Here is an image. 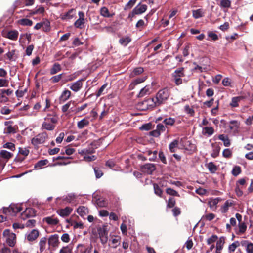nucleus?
Here are the masks:
<instances>
[{
  "mask_svg": "<svg viewBox=\"0 0 253 253\" xmlns=\"http://www.w3.org/2000/svg\"><path fill=\"white\" fill-rule=\"evenodd\" d=\"M150 90L151 87L149 85H146L140 90L139 93L137 95L138 97H142L146 95L150 94Z\"/></svg>",
  "mask_w": 253,
  "mask_h": 253,
  "instance_id": "obj_23",
  "label": "nucleus"
},
{
  "mask_svg": "<svg viewBox=\"0 0 253 253\" xmlns=\"http://www.w3.org/2000/svg\"><path fill=\"white\" fill-rule=\"evenodd\" d=\"M184 75V74L183 68H181L175 70L172 74V77L173 78L174 83L176 85H178L182 84V81L181 78L183 77Z\"/></svg>",
  "mask_w": 253,
  "mask_h": 253,
  "instance_id": "obj_5",
  "label": "nucleus"
},
{
  "mask_svg": "<svg viewBox=\"0 0 253 253\" xmlns=\"http://www.w3.org/2000/svg\"><path fill=\"white\" fill-rule=\"evenodd\" d=\"M79 18L75 22L74 25L77 28H82L85 23L84 14L82 11L78 13Z\"/></svg>",
  "mask_w": 253,
  "mask_h": 253,
  "instance_id": "obj_8",
  "label": "nucleus"
},
{
  "mask_svg": "<svg viewBox=\"0 0 253 253\" xmlns=\"http://www.w3.org/2000/svg\"><path fill=\"white\" fill-rule=\"evenodd\" d=\"M48 138V134L46 132H42L36 135L32 138V143L34 145H38L43 143Z\"/></svg>",
  "mask_w": 253,
  "mask_h": 253,
  "instance_id": "obj_4",
  "label": "nucleus"
},
{
  "mask_svg": "<svg viewBox=\"0 0 253 253\" xmlns=\"http://www.w3.org/2000/svg\"><path fill=\"white\" fill-rule=\"evenodd\" d=\"M71 92L68 90H64L59 97L60 103H63L67 100L70 97Z\"/></svg>",
  "mask_w": 253,
  "mask_h": 253,
  "instance_id": "obj_17",
  "label": "nucleus"
},
{
  "mask_svg": "<svg viewBox=\"0 0 253 253\" xmlns=\"http://www.w3.org/2000/svg\"><path fill=\"white\" fill-rule=\"evenodd\" d=\"M18 23L19 24L23 26H31L33 23L31 20L26 18L19 20Z\"/></svg>",
  "mask_w": 253,
  "mask_h": 253,
  "instance_id": "obj_44",
  "label": "nucleus"
},
{
  "mask_svg": "<svg viewBox=\"0 0 253 253\" xmlns=\"http://www.w3.org/2000/svg\"><path fill=\"white\" fill-rule=\"evenodd\" d=\"M101 15L104 17H109L111 15L109 14L108 9L105 7H102L100 10Z\"/></svg>",
  "mask_w": 253,
  "mask_h": 253,
  "instance_id": "obj_54",
  "label": "nucleus"
},
{
  "mask_svg": "<svg viewBox=\"0 0 253 253\" xmlns=\"http://www.w3.org/2000/svg\"><path fill=\"white\" fill-rule=\"evenodd\" d=\"M48 161L47 159L40 160L34 165V168L37 169H40L42 167L47 164Z\"/></svg>",
  "mask_w": 253,
  "mask_h": 253,
  "instance_id": "obj_34",
  "label": "nucleus"
},
{
  "mask_svg": "<svg viewBox=\"0 0 253 253\" xmlns=\"http://www.w3.org/2000/svg\"><path fill=\"white\" fill-rule=\"evenodd\" d=\"M110 242L113 245L112 247L113 248H116L117 246L120 244L121 237L119 236H115L110 240Z\"/></svg>",
  "mask_w": 253,
  "mask_h": 253,
  "instance_id": "obj_38",
  "label": "nucleus"
},
{
  "mask_svg": "<svg viewBox=\"0 0 253 253\" xmlns=\"http://www.w3.org/2000/svg\"><path fill=\"white\" fill-rule=\"evenodd\" d=\"M88 117H87L85 118H84L81 120L80 121L78 122L77 123V126L79 129H82L84 126H87L89 125V122L87 120V118Z\"/></svg>",
  "mask_w": 253,
  "mask_h": 253,
  "instance_id": "obj_31",
  "label": "nucleus"
},
{
  "mask_svg": "<svg viewBox=\"0 0 253 253\" xmlns=\"http://www.w3.org/2000/svg\"><path fill=\"white\" fill-rule=\"evenodd\" d=\"M63 74H60L56 76H54L51 78L52 83H56L58 82L62 78Z\"/></svg>",
  "mask_w": 253,
  "mask_h": 253,
  "instance_id": "obj_64",
  "label": "nucleus"
},
{
  "mask_svg": "<svg viewBox=\"0 0 253 253\" xmlns=\"http://www.w3.org/2000/svg\"><path fill=\"white\" fill-rule=\"evenodd\" d=\"M146 77H141V78H138L133 81L131 84L129 85V89H133L135 86L139 84H140L141 83H143L146 80Z\"/></svg>",
  "mask_w": 253,
  "mask_h": 253,
  "instance_id": "obj_26",
  "label": "nucleus"
},
{
  "mask_svg": "<svg viewBox=\"0 0 253 253\" xmlns=\"http://www.w3.org/2000/svg\"><path fill=\"white\" fill-rule=\"evenodd\" d=\"M137 0H130L125 5V9H129L131 8L135 4Z\"/></svg>",
  "mask_w": 253,
  "mask_h": 253,
  "instance_id": "obj_56",
  "label": "nucleus"
},
{
  "mask_svg": "<svg viewBox=\"0 0 253 253\" xmlns=\"http://www.w3.org/2000/svg\"><path fill=\"white\" fill-rule=\"evenodd\" d=\"M147 103V106H148V107L149 109H152L156 106H159V104H157V102L155 101V98H150L148 99H146Z\"/></svg>",
  "mask_w": 253,
  "mask_h": 253,
  "instance_id": "obj_29",
  "label": "nucleus"
},
{
  "mask_svg": "<svg viewBox=\"0 0 253 253\" xmlns=\"http://www.w3.org/2000/svg\"><path fill=\"white\" fill-rule=\"evenodd\" d=\"M147 8L146 5L139 4L134 8V12L137 13V15L141 14L146 11Z\"/></svg>",
  "mask_w": 253,
  "mask_h": 253,
  "instance_id": "obj_21",
  "label": "nucleus"
},
{
  "mask_svg": "<svg viewBox=\"0 0 253 253\" xmlns=\"http://www.w3.org/2000/svg\"><path fill=\"white\" fill-rule=\"evenodd\" d=\"M77 196L73 193L69 194L64 199L63 201L67 203H71L75 201Z\"/></svg>",
  "mask_w": 253,
  "mask_h": 253,
  "instance_id": "obj_33",
  "label": "nucleus"
},
{
  "mask_svg": "<svg viewBox=\"0 0 253 253\" xmlns=\"http://www.w3.org/2000/svg\"><path fill=\"white\" fill-rule=\"evenodd\" d=\"M239 232L240 233H244L247 229V226L244 222H240L239 223Z\"/></svg>",
  "mask_w": 253,
  "mask_h": 253,
  "instance_id": "obj_57",
  "label": "nucleus"
},
{
  "mask_svg": "<svg viewBox=\"0 0 253 253\" xmlns=\"http://www.w3.org/2000/svg\"><path fill=\"white\" fill-rule=\"evenodd\" d=\"M224 244V238L223 237L219 238L216 244L215 253H221Z\"/></svg>",
  "mask_w": 253,
  "mask_h": 253,
  "instance_id": "obj_22",
  "label": "nucleus"
},
{
  "mask_svg": "<svg viewBox=\"0 0 253 253\" xmlns=\"http://www.w3.org/2000/svg\"><path fill=\"white\" fill-rule=\"evenodd\" d=\"M93 153V151H89L87 149H84L79 152L82 155H84V159L87 162H91L95 160L96 157L94 155L88 156L89 153Z\"/></svg>",
  "mask_w": 253,
  "mask_h": 253,
  "instance_id": "obj_9",
  "label": "nucleus"
},
{
  "mask_svg": "<svg viewBox=\"0 0 253 253\" xmlns=\"http://www.w3.org/2000/svg\"><path fill=\"white\" fill-rule=\"evenodd\" d=\"M241 244L246 248L247 253H253V244L252 243L244 240L241 242Z\"/></svg>",
  "mask_w": 253,
  "mask_h": 253,
  "instance_id": "obj_19",
  "label": "nucleus"
},
{
  "mask_svg": "<svg viewBox=\"0 0 253 253\" xmlns=\"http://www.w3.org/2000/svg\"><path fill=\"white\" fill-rule=\"evenodd\" d=\"M240 246V243L238 241H236L230 245L228 247V250L230 252H233L235 249Z\"/></svg>",
  "mask_w": 253,
  "mask_h": 253,
  "instance_id": "obj_45",
  "label": "nucleus"
},
{
  "mask_svg": "<svg viewBox=\"0 0 253 253\" xmlns=\"http://www.w3.org/2000/svg\"><path fill=\"white\" fill-rule=\"evenodd\" d=\"M131 41V39L129 37L126 36L125 37H122L119 40V43L123 45L126 46Z\"/></svg>",
  "mask_w": 253,
  "mask_h": 253,
  "instance_id": "obj_42",
  "label": "nucleus"
},
{
  "mask_svg": "<svg viewBox=\"0 0 253 253\" xmlns=\"http://www.w3.org/2000/svg\"><path fill=\"white\" fill-rule=\"evenodd\" d=\"M178 143L179 142L177 140H174L170 143L169 145V149L171 152L173 153L175 152L176 149L178 147Z\"/></svg>",
  "mask_w": 253,
  "mask_h": 253,
  "instance_id": "obj_40",
  "label": "nucleus"
},
{
  "mask_svg": "<svg viewBox=\"0 0 253 253\" xmlns=\"http://www.w3.org/2000/svg\"><path fill=\"white\" fill-rule=\"evenodd\" d=\"M230 129L234 132H238L240 123L237 121L233 120L230 122Z\"/></svg>",
  "mask_w": 253,
  "mask_h": 253,
  "instance_id": "obj_25",
  "label": "nucleus"
},
{
  "mask_svg": "<svg viewBox=\"0 0 253 253\" xmlns=\"http://www.w3.org/2000/svg\"><path fill=\"white\" fill-rule=\"evenodd\" d=\"M144 71L143 68L142 67H137L135 68L133 72L130 73V77L132 78L135 77V76L138 75Z\"/></svg>",
  "mask_w": 253,
  "mask_h": 253,
  "instance_id": "obj_41",
  "label": "nucleus"
},
{
  "mask_svg": "<svg viewBox=\"0 0 253 253\" xmlns=\"http://www.w3.org/2000/svg\"><path fill=\"white\" fill-rule=\"evenodd\" d=\"M76 16V10L71 9L67 13L62 15V18L64 20H69L75 18Z\"/></svg>",
  "mask_w": 253,
  "mask_h": 253,
  "instance_id": "obj_20",
  "label": "nucleus"
},
{
  "mask_svg": "<svg viewBox=\"0 0 253 253\" xmlns=\"http://www.w3.org/2000/svg\"><path fill=\"white\" fill-rule=\"evenodd\" d=\"M192 15L194 18H195V19H198L204 16V12L201 9L193 10L192 11Z\"/></svg>",
  "mask_w": 253,
  "mask_h": 253,
  "instance_id": "obj_35",
  "label": "nucleus"
},
{
  "mask_svg": "<svg viewBox=\"0 0 253 253\" xmlns=\"http://www.w3.org/2000/svg\"><path fill=\"white\" fill-rule=\"evenodd\" d=\"M42 128L51 131L55 128V125L54 124L44 120V122L42 124Z\"/></svg>",
  "mask_w": 253,
  "mask_h": 253,
  "instance_id": "obj_28",
  "label": "nucleus"
},
{
  "mask_svg": "<svg viewBox=\"0 0 253 253\" xmlns=\"http://www.w3.org/2000/svg\"><path fill=\"white\" fill-rule=\"evenodd\" d=\"M77 213L82 217L86 215L88 213V209L84 206H81L77 209Z\"/></svg>",
  "mask_w": 253,
  "mask_h": 253,
  "instance_id": "obj_30",
  "label": "nucleus"
},
{
  "mask_svg": "<svg viewBox=\"0 0 253 253\" xmlns=\"http://www.w3.org/2000/svg\"><path fill=\"white\" fill-rule=\"evenodd\" d=\"M98 234L101 242L103 244H105L108 241V233L104 229H100L98 230Z\"/></svg>",
  "mask_w": 253,
  "mask_h": 253,
  "instance_id": "obj_14",
  "label": "nucleus"
},
{
  "mask_svg": "<svg viewBox=\"0 0 253 253\" xmlns=\"http://www.w3.org/2000/svg\"><path fill=\"white\" fill-rule=\"evenodd\" d=\"M141 171L148 174H151L156 169L154 164L147 163L141 167Z\"/></svg>",
  "mask_w": 253,
  "mask_h": 253,
  "instance_id": "obj_6",
  "label": "nucleus"
},
{
  "mask_svg": "<svg viewBox=\"0 0 253 253\" xmlns=\"http://www.w3.org/2000/svg\"><path fill=\"white\" fill-rule=\"evenodd\" d=\"M232 203L229 201H226L222 206V210L224 212H226L228 210L229 208L231 206Z\"/></svg>",
  "mask_w": 253,
  "mask_h": 253,
  "instance_id": "obj_59",
  "label": "nucleus"
},
{
  "mask_svg": "<svg viewBox=\"0 0 253 253\" xmlns=\"http://www.w3.org/2000/svg\"><path fill=\"white\" fill-rule=\"evenodd\" d=\"M94 171L97 178H100L103 175L102 171L98 168H94Z\"/></svg>",
  "mask_w": 253,
  "mask_h": 253,
  "instance_id": "obj_63",
  "label": "nucleus"
},
{
  "mask_svg": "<svg viewBox=\"0 0 253 253\" xmlns=\"http://www.w3.org/2000/svg\"><path fill=\"white\" fill-rule=\"evenodd\" d=\"M49 26L50 23L48 21L46 20L43 22H40L36 24L34 27V29L36 30H39L41 27H43V29H45L46 30H48Z\"/></svg>",
  "mask_w": 253,
  "mask_h": 253,
  "instance_id": "obj_24",
  "label": "nucleus"
},
{
  "mask_svg": "<svg viewBox=\"0 0 253 253\" xmlns=\"http://www.w3.org/2000/svg\"><path fill=\"white\" fill-rule=\"evenodd\" d=\"M241 97H233L232 99V101L230 103L231 106L233 107H236L238 106V102L241 100Z\"/></svg>",
  "mask_w": 253,
  "mask_h": 253,
  "instance_id": "obj_55",
  "label": "nucleus"
},
{
  "mask_svg": "<svg viewBox=\"0 0 253 253\" xmlns=\"http://www.w3.org/2000/svg\"><path fill=\"white\" fill-rule=\"evenodd\" d=\"M214 129L211 126H206L202 129V134L207 136H211L214 133Z\"/></svg>",
  "mask_w": 253,
  "mask_h": 253,
  "instance_id": "obj_27",
  "label": "nucleus"
},
{
  "mask_svg": "<svg viewBox=\"0 0 253 253\" xmlns=\"http://www.w3.org/2000/svg\"><path fill=\"white\" fill-rule=\"evenodd\" d=\"M241 172V169L239 166H235L232 169V173L235 176H237Z\"/></svg>",
  "mask_w": 253,
  "mask_h": 253,
  "instance_id": "obj_52",
  "label": "nucleus"
},
{
  "mask_svg": "<svg viewBox=\"0 0 253 253\" xmlns=\"http://www.w3.org/2000/svg\"><path fill=\"white\" fill-rule=\"evenodd\" d=\"M59 236L57 234L50 236L48 239V244L53 247H57L59 244Z\"/></svg>",
  "mask_w": 253,
  "mask_h": 253,
  "instance_id": "obj_12",
  "label": "nucleus"
},
{
  "mask_svg": "<svg viewBox=\"0 0 253 253\" xmlns=\"http://www.w3.org/2000/svg\"><path fill=\"white\" fill-rule=\"evenodd\" d=\"M220 5L222 7L229 8L231 6V1L230 0H221Z\"/></svg>",
  "mask_w": 253,
  "mask_h": 253,
  "instance_id": "obj_49",
  "label": "nucleus"
},
{
  "mask_svg": "<svg viewBox=\"0 0 253 253\" xmlns=\"http://www.w3.org/2000/svg\"><path fill=\"white\" fill-rule=\"evenodd\" d=\"M61 70L60 65L58 63H55L50 69V73L51 75H54L61 71Z\"/></svg>",
  "mask_w": 253,
  "mask_h": 253,
  "instance_id": "obj_37",
  "label": "nucleus"
},
{
  "mask_svg": "<svg viewBox=\"0 0 253 253\" xmlns=\"http://www.w3.org/2000/svg\"><path fill=\"white\" fill-rule=\"evenodd\" d=\"M166 193L170 195L179 196V194L175 190L170 188H168L166 189Z\"/></svg>",
  "mask_w": 253,
  "mask_h": 253,
  "instance_id": "obj_61",
  "label": "nucleus"
},
{
  "mask_svg": "<svg viewBox=\"0 0 253 253\" xmlns=\"http://www.w3.org/2000/svg\"><path fill=\"white\" fill-rule=\"evenodd\" d=\"M3 37L12 40H15L18 38V33H2Z\"/></svg>",
  "mask_w": 253,
  "mask_h": 253,
  "instance_id": "obj_32",
  "label": "nucleus"
},
{
  "mask_svg": "<svg viewBox=\"0 0 253 253\" xmlns=\"http://www.w3.org/2000/svg\"><path fill=\"white\" fill-rule=\"evenodd\" d=\"M62 241L65 243H68L70 240V236L68 233H64L61 237Z\"/></svg>",
  "mask_w": 253,
  "mask_h": 253,
  "instance_id": "obj_62",
  "label": "nucleus"
},
{
  "mask_svg": "<svg viewBox=\"0 0 253 253\" xmlns=\"http://www.w3.org/2000/svg\"><path fill=\"white\" fill-rule=\"evenodd\" d=\"M212 147H213V152L211 153V155L212 157L215 158L217 157L219 154L220 151V147L217 145H214V144H212Z\"/></svg>",
  "mask_w": 253,
  "mask_h": 253,
  "instance_id": "obj_50",
  "label": "nucleus"
},
{
  "mask_svg": "<svg viewBox=\"0 0 253 253\" xmlns=\"http://www.w3.org/2000/svg\"><path fill=\"white\" fill-rule=\"evenodd\" d=\"M58 119L56 113L53 112L52 113H48L45 117L44 120L52 124H55L57 122Z\"/></svg>",
  "mask_w": 253,
  "mask_h": 253,
  "instance_id": "obj_15",
  "label": "nucleus"
},
{
  "mask_svg": "<svg viewBox=\"0 0 253 253\" xmlns=\"http://www.w3.org/2000/svg\"><path fill=\"white\" fill-rule=\"evenodd\" d=\"M92 247L91 245L87 248L84 245L80 244L78 245L77 248L79 250V253H91Z\"/></svg>",
  "mask_w": 253,
  "mask_h": 253,
  "instance_id": "obj_16",
  "label": "nucleus"
},
{
  "mask_svg": "<svg viewBox=\"0 0 253 253\" xmlns=\"http://www.w3.org/2000/svg\"><path fill=\"white\" fill-rule=\"evenodd\" d=\"M175 122V119L171 117L166 118L163 121V122L166 125L169 126H172L174 124Z\"/></svg>",
  "mask_w": 253,
  "mask_h": 253,
  "instance_id": "obj_53",
  "label": "nucleus"
},
{
  "mask_svg": "<svg viewBox=\"0 0 253 253\" xmlns=\"http://www.w3.org/2000/svg\"><path fill=\"white\" fill-rule=\"evenodd\" d=\"M218 138L219 140L223 142L225 146L228 147L230 145V140L229 139L227 136L221 134L219 135Z\"/></svg>",
  "mask_w": 253,
  "mask_h": 253,
  "instance_id": "obj_36",
  "label": "nucleus"
},
{
  "mask_svg": "<svg viewBox=\"0 0 253 253\" xmlns=\"http://www.w3.org/2000/svg\"><path fill=\"white\" fill-rule=\"evenodd\" d=\"M138 107L142 110H146L147 109H150L147 106V103L146 100H144L142 102H140L137 105Z\"/></svg>",
  "mask_w": 253,
  "mask_h": 253,
  "instance_id": "obj_46",
  "label": "nucleus"
},
{
  "mask_svg": "<svg viewBox=\"0 0 253 253\" xmlns=\"http://www.w3.org/2000/svg\"><path fill=\"white\" fill-rule=\"evenodd\" d=\"M70 89L74 92L79 91L83 86L82 80H78L76 82L70 84L68 85Z\"/></svg>",
  "mask_w": 253,
  "mask_h": 253,
  "instance_id": "obj_10",
  "label": "nucleus"
},
{
  "mask_svg": "<svg viewBox=\"0 0 253 253\" xmlns=\"http://www.w3.org/2000/svg\"><path fill=\"white\" fill-rule=\"evenodd\" d=\"M154 189V192L155 194L161 197V195L163 193L162 190L160 188L159 185L157 184H153Z\"/></svg>",
  "mask_w": 253,
  "mask_h": 253,
  "instance_id": "obj_47",
  "label": "nucleus"
},
{
  "mask_svg": "<svg viewBox=\"0 0 253 253\" xmlns=\"http://www.w3.org/2000/svg\"><path fill=\"white\" fill-rule=\"evenodd\" d=\"M39 236V231L37 229H33L26 235V238L29 242L35 241Z\"/></svg>",
  "mask_w": 253,
  "mask_h": 253,
  "instance_id": "obj_11",
  "label": "nucleus"
},
{
  "mask_svg": "<svg viewBox=\"0 0 253 253\" xmlns=\"http://www.w3.org/2000/svg\"><path fill=\"white\" fill-rule=\"evenodd\" d=\"M46 245V238L45 237L42 238L39 242L40 251L43 252L45 249Z\"/></svg>",
  "mask_w": 253,
  "mask_h": 253,
  "instance_id": "obj_39",
  "label": "nucleus"
},
{
  "mask_svg": "<svg viewBox=\"0 0 253 253\" xmlns=\"http://www.w3.org/2000/svg\"><path fill=\"white\" fill-rule=\"evenodd\" d=\"M59 253H72V247L70 245L62 247Z\"/></svg>",
  "mask_w": 253,
  "mask_h": 253,
  "instance_id": "obj_43",
  "label": "nucleus"
},
{
  "mask_svg": "<svg viewBox=\"0 0 253 253\" xmlns=\"http://www.w3.org/2000/svg\"><path fill=\"white\" fill-rule=\"evenodd\" d=\"M5 133H16V127L11 125L8 126L5 129Z\"/></svg>",
  "mask_w": 253,
  "mask_h": 253,
  "instance_id": "obj_60",
  "label": "nucleus"
},
{
  "mask_svg": "<svg viewBox=\"0 0 253 253\" xmlns=\"http://www.w3.org/2000/svg\"><path fill=\"white\" fill-rule=\"evenodd\" d=\"M35 211L32 208H27L21 214V218L25 220L27 218L33 217L35 215Z\"/></svg>",
  "mask_w": 253,
  "mask_h": 253,
  "instance_id": "obj_7",
  "label": "nucleus"
},
{
  "mask_svg": "<svg viewBox=\"0 0 253 253\" xmlns=\"http://www.w3.org/2000/svg\"><path fill=\"white\" fill-rule=\"evenodd\" d=\"M13 156V154L5 150L0 152V169L4 167L7 162Z\"/></svg>",
  "mask_w": 253,
  "mask_h": 253,
  "instance_id": "obj_3",
  "label": "nucleus"
},
{
  "mask_svg": "<svg viewBox=\"0 0 253 253\" xmlns=\"http://www.w3.org/2000/svg\"><path fill=\"white\" fill-rule=\"evenodd\" d=\"M218 239V237L216 235H212L211 237L207 239V243L208 245L213 244V243Z\"/></svg>",
  "mask_w": 253,
  "mask_h": 253,
  "instance_id": "obj_51",
  "label": "nucleus"
},
{
  "mask_svg": "<svg viewBox=\"0 0 253 253\" xmlns=\"http://www.w3.org/2000/svg\"><path fill=\"white\" fill-rule=\"evenodd\" d=\"M43 221L50 226H55L59 223V220L57 218L51 216L44 218Z\"/></svg>",
  "mask_w": 253,
  "mask_h": 253,
  "instance_id": "obj_13",
  "label": "nucleus"
},
{
  "mask_svg": "<svg viewBox=\"0 0 253 253\" xmlns=\"http://www.w3.org/2000/svg\"><path fill=\"white\" fill-rule=\"evenodd\" d=\"M72 211V209L67 207L64 209H60L57 211V213L62 217L68 216Z\"/></svg>",
  "mask_w": 253,
  "mask_h": 253,
  "instance_id": "obj_18",
  "label": "nucleus"
},
{
  "mask_svg": "<svg viewBox=\"0 0 253 253\" xmlns=\"http://www.w3.org/2000/svg\"><path fill=\"white\" fill-rule=\"evenodd\" d=\"M219 202V199L218 198L211 199L209 201V205L211 208H214L216 207V205Z\"/></svg>",
  "mask_w": 253,
  "mask_h": 253,
  "instance_id": "obj_58",
  "label": "nucleus"
},
{
  "mask_svg": "<svg viewBox=\"0 0 253 253\" xmlns=\"http://www.w3.org/2000/svg\"><path fill=\"white\" fill-rule=\"evenodd\" d=\"M3 236L5 239L6 243L10 247H14L16 242V235L11 232L10 230L6 229L3 232Z\"/></svg>",
  "mask_w": 253,
  "mask_h": 253,
  "instance_id": "obj_2",
  "label": "nucleus"
},
{
  "mask_svg": "<svg viewBox=\"0 0 253 253\" xmlns=\"http://www.w3.org/2000/svg\"><path fill=\"white\" fill-rule=\"evenodd\" d=\"M169 96V91L168 88H164L160 90L155 95V101L157 104L161 105L164 104Z\"/></svg>",
  "mask_w": 253,
  "mask_h": 253,
  "instance_id": "obj_1",
  "label": "nucleus"
},
{
  "mask_svg": "<svg viewBox=\"0 0 253 253\" xmlns=\"http://www.w3.org/2000/svg\"><path fill=\"white\" fill-rule=\"evenodd\" d=\"M208 168L211 173H214L217 170L216 166L212 162H210L208 164Z\"/></svg>",
  "mask_w": 253,
  "mask_h": 253,
  "instance_id": "obj_48",
  "label": "nucleus"
}]
</instances>
